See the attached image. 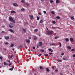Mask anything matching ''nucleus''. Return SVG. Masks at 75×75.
Wrapping results in <instances>:
<instances>
[{"label": "nucleus", "instance_id": "1", "mask_svg": "<svg viewBox=\"0 0 75 75\" xmlns=\"http://www.w3.org/2000/svg\"><path fill=\"white\" fill-rule=\"evenodd\" d=\"M9 20L10 21H11L12 23H13V24H16V22L14 20V18H12V17H10L9 18Z\"/></svg>", "mask_w": 75, "mask_h": 75}, {"label": "nucleus", "instance_id": "2", "mask_svg": "<svg viewBox=\"0 0 75 75\" xmlns=\"http://www.w3.org/2000/svg\"><path fill=\"white\" fill-rule=\"evenodd\" d=\"M53 32H54L53 31L48 30L47 32V34H48V35H51V34H52V33Z\"/></svg>", "mask_w": 75, "mask_h": 75}, {"label": "nucleus", "instance_id": "3", "mask_svg": "<svg viewBox=\"0 0 75 75\" xmlns=\"http://www.w3.org/2000/svg\"><path fill=\"white\" fill-rule=\"evenodd\" d=\"M42 42H40L38 43V45L39 46H40V47H41L42 45Z\"/></svg>", "mask_w": 75, "mask_h": 75}, {"label": "nucleus", "instance_id": "4", "mask_svg": "<svg viewBox=\"0 0 75 75\" xmlns=\"http://www.w3.org/2000/svg\"><path fill=\"white\" fill-rule=\"evenodd\" d=\"M29 17H30L31 20H33V19H34V16H33V15H29Z\"/></svg>", "mask_w": 75, "mask_h": 75}, {"label": "nucleus", "instance_id": "5", "mask_svg": "<svg viewBox=\"0 0 75 75\" xmlns=\"http://www.w3.org/2000/svg\"><path fill=\"white\" fill-rule=\"evenodd\" d=\"M10 39V38L9 36H7L5 37V40H8Z\"/></svg>", "mask_w": 75, "mask_h": 75}, {"label": "nucleus", "instance_id": "6", "mask_svg": "<svg viewBox=\"0 0 75 75\" xmlns=\"http://www.w3.org/2000/svg\"><path fill=\"white\" fill-rule=\"evenodd\" d=\"M8 31H10L11 32V33H14V30H13L12 29H9L8 30Z\"/></svg>", "mask_w": 75, "mask_h": 75}, {"label": "nucleus", "instance_id": "7", "mask_svg": "<svg viewBox=\"0 0 75 75\" xmlns=\"http://www.w3.org/2000/svg\"><path fill=\"white\" fill-rule=\"evenodd\" d=\"M48 50H49V51H51V52H53V50H52L51 48L48 49Z\"/></svg>", "mask_w": 75, "mask_h": 75}, {"label": "nucleus", "instance_id": "8", "mask_svg": "<svg viewBox=\"0 0 75 75\" xmlns=\"http://www.w3.org/2000/svg\"><path fill=\"white\" fill-rule=\"evenodd\" d=\"M26 42H28V44H30V40L28 39L26 40Z\"/></svg>", "mask_w": 75, "mask_h": 75}, {"label": "nucleus", "instance_id": "9", "mask_svg": "<svg viewBox=\"0 0 75 75\" xmlns=\"http://www.w3.org/2000/svg\"><path fill=\"white\" fill-rule=\"evenodd\" d=\"M13 6H18V5L16 3H14L13 4Z\"/></svg>", "mask_w": 75, "mask_h": 75}, {"label": "nucleus", "instance_id": "10", "mask_svg": "<svg viewBox=\"0 0 75 75\" xmlns=\"http://www.w3.org/2000/svg\"><path fill=\"white\" fill-rule=\"evenodd\" d=\"M14 45V44H11V45L9 47H13V46Z\"/></svg>", "mask_w": 75, "mask_h": 75}, {"label": "nucleus", "instance_id": "11", "mask_svg": "<svg viewBox=\"0 0 75 75\" xmlns=\"http://www.w3.org/2000/svg\"><path fill=\"white\" fill-rule=\"evenodd\" d=\"M21 10L22 11H25V10L24 8H22L21 9Z\"/></svg>", "mask_w": 75, "mask_h": 75}, {"label": "nucleus", "instance_id": "12", "mask_svg": "<svg viewBox=\"0 0 75 75\" xmlns=\"http://www.w3.org/2000/svg\"><path fill=\"white\" fill-rule=\"evenodd\" d=\"M14 68V67H13L12 68H10L9 69L10 70V71H13V70Z\"/></svg>", "mask_w": 75, "mask_h": 75}, {"label": "nucleus", "instance_id": "13", "mask_svg": "<svg viewBox=\"0 0 75 75\" xmlns=\"http://www.w3.org/2000/svg\"><path fill=\"white\" fill-rule=\"evenodd\" d=\"M34 32H35L36 33H37V32L38 31V29H36L34 30Z\"/></svg>", "mask_w": 75, "mask_h": 75}, {"label": "nucleus", "instance_id": "14", "mask_svg": "<svg viewBox=\"0 0 75 75\" xmlns=\"http://www.w3.org/2000/svg\"><path fill=\"white\" fill-rule=\"evenodd\" d=\"M8 25L10 28H13V26H12L10 24H8Z\"/></svg>", "mask_w": 75, "mask_h": 75}, {"label": "nucleus", "instance_id": "15", "mask_svg": "<svg viewBox=\"0 0 75 75\" xmlns=\"http://www.w3.org/2000/svg\"><path fill=\"white\" fill-rule=\"evenodd\" d=\"M70 41H71L72 42H73L74 41V39L73 38H70Z\"/></svg>", "mask_w": 75, "mask_h": 75}, {"label": "nucleus", "instance_id": "16", "mask_svg": "<svg viewBox=\"0 0 75 75\" xmlns=\"http://www.w3.org/2000/svg\"><path fill=\"white\" fill-rule=\"evenodd\" d=\"M24 4L26 5V6H28L29 5V4H28V3H25Z\"/></svg>", "mask_w": 75, "mask_h": 75}, {"label": "nucleus", "instance_id": "17", "mask_svg": "<svg viewBox=\"0 0 75 75\" xmlns=\"http://www.w3.org/2000/svg\"><path fill=\"white\" fill-rule=\"evenodd\" d=\"M65 40L67 42L68 41H69V39L68 38H66L65 39Z\"/></svg>", "mask_w": 75, "mask_h": 75}, {"label": "nucleus", "instance_id": "18", "mask_svg": "<svg viewBox=\"0 0 75 75\" xmlns=\"http://www.w3.org/2000/svg\"><path fill=\"white\" fill-rule=\"evenodd\" d=\"M21 48H22V46L21 45L19 47H18V50H20V49H21Z\"/></svg>", "mask_w": 75, "mask_h": 75}, {"label": "nucleus", "instance_id": "19", "mask_svg": "<svg viewBox=\"0 0 75 75\" xmlns=\"http://www.w3.org/2000/svg\"><path fill=\"white\" fill-rule=\"evenodd\" d=\"M23 31L24 32H26V29H25L23 28Z\"/></svg>", "mask_w": 75, "mask_h": 75}, {"label": "nucleus", "instance_id": "20", "mask_svg": "<svg viewBox=\"0 0 75 75\" xmlns=\"http://www.w3.org/2000/svg\"><path fill=\"white\" fill-rule=\"evenodd\" d=\"M67 48H68V50H70V49H71V47L70 46H68Z\"/></svg>", "mask_w": 75, "mask_h": 75}, {"label": "nucleus", "instance_id": "21", "mask_svg": "<svg viewBox=\"0 0 75 75\" xmlns=\"http://www.w3.org/2000/svg\"><path fill=\"white\" fill-rule=\"evenodd\" d=\"M40 69L41 70L43 69V68L42 67V66H40Z\"/></svg>", "mask_w": 75, "mask_h": 75}, {"label": "nucleus", "instance_id": "22", "mask_svg": "<svg viewBox=\"0 0 75 75\" xmlns=\"http://www.w3.org/2000/svg\"><path fill=\"white\" fill-rule=\"evenodd\" d=\"M59 0H56V3H59Z\"/></svg>", "mask_w": 75, "mask_h": 75}, {"label": "nucleus", "instance_id": "23", "mask_svg": "<svg viewBox=\"0 0 75 75\" xmlns=\"http://www.w3.org/2000/svg\"><path fill=\"white\" fill-rule=\"evenodd\" d=\"M50 45H55V44L54 43H51L50 44Z\"/></svg>", "mask_w": 75, "mask_h": 75}, {"label": "nucleus", "instance_id": "24", "mask_svg": "<svg viewBox=\"0 0 75 75\" xmlns=\"http://www.w3.org/2000/svg\"><path fill=\"white\" fill-rule=\"evenodd\" d=\"M37 20H40V17H39L38 16H37Z\"/></svg>", "mask_w": 75, "mask_h": 75}, {"label": "nucleus", "instance_id": "25", "mask_svg": "<svg viewBox=\"0 0 75 75\" xmlns=\"http://www.w3.org/2000/svg\"><path fill=\"white\" fill-rule=\"evenodd\" d=\"M51 13L52 14H55V12H54V11H51Z\"/></svg>", "mask_w": 75, "mask_h": 75}, {"label": "nucleus", "instance_id": "26", "mask_svg": "<svg viewBox=\"0 0 75 75\" xmlns=\"http://www.w3.org/2000/svg\"><path fill=\"white\" fill-rule=\"evenodd\" d=\"M46 69L47 72H48L49 71V69L47 68H46Z\"/></svg>", "mask_w": 75, "mask_h": 75}, {"label": "nucleus", "instance_id": "27", "mask_svg": "<svg viewBox=\"0 0 75 75\" xmlns=\"http://www.w3.org/2000/svg\"><path fill=\"white\" fill-rule=\"evenodd\" d=\"M16 13V12L14 11H11V13Z\"/></svg>", "mask_w": 75, "mask_h": 75}, {"label": "nucleus", "instance_id": "28", "mask_svg": "<svg viewBox=\"0 0 75 75\" xmlns=\"http://www.w3.org/2000/svg\"><path fill=\"white\" fill-rule=\"evenodd\" d=\"M71 20H74V16H71Z\"/></svg>", "mask_w": 75, "mask_h": 75}, {"label": "nucleus", "instance_id": "29", "mask_svg": "<svg viewBox=\"0 0 75 75\" xmlns=\"http://www.w3.org/2000/svg\"><path fill=\"white\" fill-rule=\"evenodd\" d=\"M43 21V20H41L40 21V23H42Z\"/></svg>", "mask_w": 75, "mask_h": 75}, {"label": "nucleus", "instance_id": "30", "mask_svg": "<svg viewBox=\"0 0 75 75\" xmlns=\"http://www.w3.org/2000/svg\"><path fill=\"white\" fill-rule=\"evenodd\" d=\"M13 57H14V55H12L10 57V58H12Z\"/></svg>", "mask_w": 75, "mask_h": 75}, {"label": "nucleus", "instance_id": "31", "mask_svg": "<svg viewBox=\"0 0 75 75\" xmlns=\"http://www.w3.org/2000/svg\"><path fill=\"white\" fill-rule=\"evenodd\" d=\"M21 2H22V3H24V2H25V0H22L21 1Z\"/></svg>", "mask_w": 75, "mask_h": 75}, {"label": "nucleus", "instance_id": "32", "mask_svg": "<svg viewBox=\"0 0 75 75\" xmlns=\"http://www.w3.org/2000/svg\"><path fill=\"white\" fill-rule=\"evenodd\" d=\"M34 39L35 40L37 39V37L36 36H35L34 38Z\"/></svg>", "mask_w": 75, "mask_h": 75}, {"label": "nucleus", "instance_id": "33", "mask_svg": "<svg viewBox=\"0 0 75 75\" xmlns=\"http://www.w3.org/2000/svg\"><path fill=\"white\" fill-rule=\"evenodd\" d=\"M56 18H57V19H60V17L59 16H57L56 17Z\"/></svg>", "mask_w": 75, "mask_h": 75}, {"label": "nucleus", "instance_id": "34", "mask_svg": "<svg viewBox=\"0 0 75 75\" xmlns=\"http://www.w3.org/2000/svg\"><path fill=\"white\" fill-rule=\"evenodd\" d=\"M59 47H61V46H62V45L61 44V43H59Z\"/></svg>", "mask_w": 75, "mask_h": 75}, {"label": "nucleus", "instance_id": "35", "mask_svg": "<svg viewBox=\"0 0 75 75\" xmlns=\"http://www.w3.org/2000/svg\"><path fill=\"white\" fill-rule=\"evenodd\" d=\"M5 44L6 45H8V43L6 42L5 43Z\"/></svg>", "mask_w": 75, "mask_h": 75}, {"label": "nucleus", "instance_id": "36", "mask_svg": "<svg viewBox=\"0 0 75 75\" xmlns=\"http://www.w3.org/2000/svg\"><path fill=\"white\" fill-rule=\"evenodd\" d=\"M4 64L5 65H6V62H4Z\"/></svg>", "mask_w": 75, "mask_h": 75}, {"label": "nucleus", "instance_id": "37", "mask_svg": "<svg viewBox=\"0 0 75 75\" xmlns=\"http://www.w3.org/2000/svg\"><path fill=\"white\" fill-rule=\"evenodd\" d=\"M59 37H56L54 38V39H57V38H58Z\"/></svg>", "mask_w": 75, "mask_h": 75}, {"label": "nucleus", "instance_id": "38", "mask_svg": "<svg viewBox=\"0 0 75 75\" xmlns=\"http://www.w3.org/2000/svg\"><path fill=\"white\" fill-rule=\"evenodd\" d=\"M42 52H44V50H40Z\"/></svg>", "mask_w": 75, "mask_h": 75}, {"label": "nucleus", "instance_id": "39", "mask_svg": "<svg viewBox=\"0 0 75 75\" xmlns=\"http://www.w3.org/2000/svg\"><path fill=\"white\" fill-rule=\"evenodd\" d=\"M2 58L3 57L2 56H0V59H2Z\"/></svg>", "mask_w": 75, "mask_h": 75}, {"label": "nucleus", "instance_id": "40", "mask_svg": "<svg viewBox=\"0 0 75 75\" xmlns=\"http://www.w3.org/2000/svg\"><path fill=\"white\" fill-rule=\"evenodd\" d=\"M53 2V1H52V0H51L50 1V3H52Z\"/></svg>", "mask_w": 75, "mask_h": 75}, {"label": "nucleus", "instance_id": "41", "mask_svg": "<svg viewBox=\"0 0 75 75\" xmlns=\"http://www.w3.org/2000/svg\"><path fill=\"white\" fill-rule=\"evenodd\" d=\"M52 23L53 24H55V21H53Z\"/></svg>", "mask_w": 75, "mask_h": 75}, {"label": "nucleus", "instance_id": "42", "mask_svg": "<svg viewBox=\"0 0 75 75\" xmlns=\"http://www.w3.org/2000/svg\"><path fill=\"white\" fill-rule=\"evenodd\" d=\"M64 53H62L61 54V55H64Z\"/></svg>", "mask_w": 75, "mask_h": 75}, {"label": "nucleus", "instance_id": "43", "mask_svg": "<svg viewBox=\"0 0 75 75\" xmlns=\"http://www.w3.org/2000/svg\"><path fill=\"white\" fill-rule=\"evenodd\" d=\"M43 13H44L45 14L46 13V11H43Z\"/></svg>", "mask_w": 75, "mask_h": 75}, {"label": "nucleus", "instance_id": "44", "mask_svg": "<svg viewBox=\"0 0 75 75\" xmlns=\"http://www.w3.org/2000/svg\"><path fill=\"white\" fill-rule=\"evenodd\" d=\"M10 64H8V66H10L11 65V63H9Z\"/></svg>", "mask_w": 75, "mask_h": 75}, {"label": "nucleus", "instance_id": "45", "mask_svg": "<svg viewBox=\"0 0 75 75\" xmlns=\"http://www.w3.org/2000/svg\"><path fill=\"white\" fill-rule=\"evenodd\" d=\"M58 61H60V62H62V60H59V59H58Z\"/></svg>", "mask_w": 75, "mask_h": 75}, {"label": "nucleus", "instance_id": "46", "mask_svg": "<svg viewBox=\"0 0 75 75\" xmlns=\"http://www.w3.org/2000/svg\"><path fill=\"white\" fill-rule=\"evenodd\" d=\"M38 14L39 15H41V13L40 12H39Z\"/></svg>", "mask_w": 75, "mask_h": 75}, {"label": "nucleus", "instance_id": "47", "mask_svg": "<svg viewBox=\"0 0 75 75\" xmlns=\"http://www.w3.org/2000/svg\"><path fill=\"white\" fill-rule=\"evenodd\" d=\"M49 54H50V55H52V53H50V52L49 53Z\"/></svg>", "mask_w": 75, "mask_h": 75}, {"label": "nucleus", "instance_id": "48", "mask_svg": "<svg viewBox=\"0 0 75 75\" xmlns=\"http://www.w3.org/2000/svg\"><path fill=\"white\" fill-rule=\"evenodd\" d=\"M2 33H5V32L4 31H2L1 32Z\"/></svg>", "mask_w": 75, "mask_h": 75}, {"label": "nucleus", "instance_id": "49", "mask_svg": "<svg viewBox=\"0 0 75 75\" xmlns=\"http://www.w3.org/2000/svg\"><path fill=\"white\" fill-rule=\"evenodd\" d=\"M55 28H56L55 27H52V28L53 29H55Z\"/></svg>", "mask_w": 75, "mask_h": 75}, {"label": "nucleus", "instance_id": "50", "mask_svg": "<svg viewBox=\"0 0 75 75\" xmlns=\"http://www.w3.org/2000/svg\"><path fill=\"white\" fill-rule=\"evenodd\" d=\"M45 56H48V54H45Z\"/></svg>", "mask_w": 75, "mask_h": 75}, {"label": "nucleus", "instance_id": "51", "mask_svg": "<svg viewBox=\"0 0 75 75\" xmlns=\"http://www.w3.org/2000/svg\"><path fill=\"white\" fill-rule=\"evenodd\" d=\"M25 24H28V22H26L25 23Z\"/></svg>", "mask_w": 75, "mask_h": 75}, {"label": "nucleus", "instance_id": "52", "mask_svg": "<svg viewBox=\"0 0 75 75\" xmlns=\"http://www.w3.org/2000/svg\"><path fill=\"white\" fill-rule=\"evenodd\" d=\"M74 51V49H71V51Z\"/></svg>", "mask_w": 75, "mask_h": 75}, {"label": "nucleus", "instance_id": "53", "mask_svg": "<svg viewBox=\"0 0 75 75\" xmlns=\"http://www.w3.org/2000/svg\"><path fill=\"white\" fill-rule=\"evenodd\" d=\"M33 49H35V47H33Z\"/></svg>", "mask_w": 75, "mask_h": 75}, {"label": "nucleus", "instance_id": "54", "mask_svg": "<svg viewBox=\"0 0 75 75\" xmlns=\"http://www.w3.org/2000/svg\"><path fill=\"white\" fill-rule=\"evenodd\" d=\"M58 69H56L55 70V71L56 72H58Z\"/></svg>", "mask_w": 75, "mask_h": 75}, {"label": "nucleus", "instance_id": "55", "mask_svg": "<svg viewBox=\"0 0 75 75\" xmlns=\"http://www.w3.org/2000/svg\"><path fill=\"white\" fill-rule=\"evenodd\" d=\"M8 62H9V63H10V60H8Z\"/></svg>", "mask_w": 75, "mask_h": 75}, {"label": "nucleus", "instance_id": "56", "mask_svg": "<svg viewBox=\"0 0 75 75\" xmlns=\"http://www.w3.org/2000/svg\"><path fill=\"white\" fill-rule=\"evenodd\" d=\"M46 28L47 30H48V28H47V26H46Z\"/></svg>", "mask_w": 75, "mask_h": 75}, {"label": "nucleus", "instance_id": "57", "mask_svg": "<svg viewBox=\"0 0 75 75\" xmlns=\"http://www.w3.org/2000/svg\"><path fill=\"white\" fill-rule=\"evenodd\" d=\"M41 55H42V54H39V55H38V56H41Z\"/></svg>", "mask_w": 75, "mask_h": 75}, {"label": "nucleus", "instance_id": "58", "mask_svg": "<svg viewBox=\"0 0 75 75\" xmlns=\"http://www.w3.org/2000/svg\"><path fill=\"white\" fill-rule=\"evenodd\" d=\"M60 75H63V74H62V73H60Z\"/></svg>", "mask_w": 75, "mask_h": 75}, {"label": "nucleus", "instance_id": "59", "mask_svg": "<svg viewBox=\"0 0 75 75\" xmlns=\"http://www.w3.org/2000/svg\"><path fill=\"white\" fill-rule=\"evenodd\" d=\"M63 59H64V60H66V58H64Z\"/></svg>", "mask_w": 75, "mask_h": 75}, {"label": "nucleus", "instance_id": "60", "mask_svg": "<svg viewBox=\"0 0 75 75\" xmlns=\"http://www.w3.org/2000/svg\"><path fill=\"white\" fill-rule=\"evenodd\" d=\"M37 48H39V47H38V45H37Z\"/></svg>", "mask_w": 75, "mask_h": 75}, {"label": "nucleus", "instance_id": "61", "mask_svg": "<svg viewBox=\"0 0 75 75\" xmlns=\"http://www.w3.org/2000/svg\"><path fill=\"white\" fill-rule=\"evenodd\" d=\"M1 27H2V28H4V26L3 25Z\"/></svg>", "mask_w": 75, "mask_h": 75}, {"label": "nucleus", "instance_id": "62", "mask_svg": "<svg viewBox=\"0 0 75 75\" xmlns=\"http://www.w3.org/2000/svg\"><path fill=\"white\" fill-rule=\"evenodd\" d=\"M12 50H13V51H14V49L13 48V49H12Z\"/></svg>", "mask_w": 75, "mask_h": 75}, {"label": "nucleus", "instance_id": "63", "mask_svg": "<svg viewBox=\"0 0 75 75\" xmlns=\"http://www.w3.org/2000/svg\"><path fill=\"white\" fill-rule=\"evenodd\" d=\"M41 1H44V0H41Z\"/></svg>", "mask_w": 75, "mask_h": 75}, {"label": "nucleus", "instance_id": "64", "mask_svg": "<svg viewBox=\"0 0 75 75\" xmlns=\"http://www.w3.org/2000/svg\"><path fill=\"white\" fill-rule=\"evenodd\" d=\"M52 68H53V69H54V66H53V67H52Z\"/></svg>", "mask_w": 75, "mask_h": 75}]
</instances>
